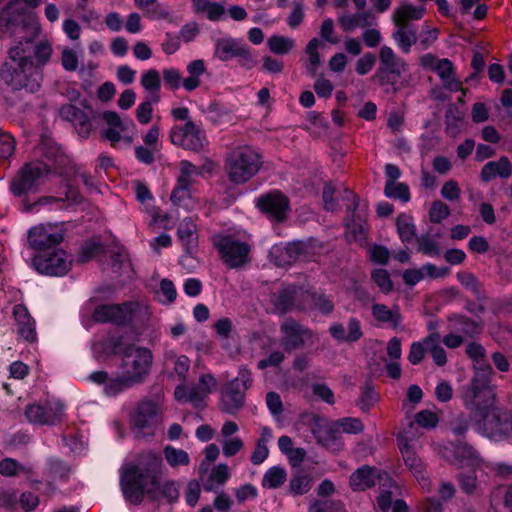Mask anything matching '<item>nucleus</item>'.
Returning <instances> with one entry per match:
<instances>
[{
    "label": "nucleus",
    "mask_w": 512,
    "mask_h": 512,
    "mask_svg": "<svg viewBox=\"0 0 512 512\" xmlns=\"http://www.w3.org/2000/svg\"><path fill=\"white\" fill-rule=\"evenodd\" d=\"M371 313L377 322L391 328H397L402 323L398 308L390 309L384 304L375 303L372 305Z\"/></svg>",
    "instance_id": "31"
},
{
    "label": "nucleus",
    "mask_w": 512,
    "mask_h": 512,
    "mask_svg": "<svg viewBox=\"0 0 512 512\" xmlns=\"http://www.w3.org/2000/svg\"><path fill=\"white\" fill-rule=\"evenodd\" d=\"M424 13L425 8L423 6L404 3L394 10L392 19L395 25H408L409 21L421 19Z\"/></svg>",
    "instance_id": "33"
},
{
    "label": "nucleus",
    "mask_w": 512,
    "mask_h": 512,
    "mask_svg": "<svg viewBox=\"0 0 512 512\" xmlns=\"http://www.w3.org/2000/svg\"><path fill=\"white\" fill-rule=\"evenodd\" d=\"M366 223L359 217L358 221L353 220L347 223L346 237L350 242H358L363 244L366 241Z\"/></svg>",
    "instance_id": "48"
},
{
    "label": "nucleus",
    "mask_w": 512,
    "mask_h": 512,
    "mask_svg": "<svg viewBox=\"0 0 512 512\" xmlns=\"http://www.w3.org/2000/svg\"><path fill=\"white\" fill-rule=\"evenodd\" d=\"M305 291L295 287H287L272 297L274 308L279 313H284L294 308L306 309L307 305L302 302L305 299Z\"/></svg>",
    "instance_id": "24"
},
{
    "label": "nucleus",
    "mask_w": 512,
    "mask_h": 512,
    "mask_svg": "<svg viewBox=\"0 0 512 512\" xmlns=\"http://www.w3.org/2000/svg\"><path fill=\"white\" fill-rule=\"evenodd\" d=\"M373 19V15L370 12L361 11L354 14H342L338 20L344 31L351 32L356 28L370 26Z\"/></svg>",
    "instance_id": "34"
},
{
    "label": "nucleus",
    "mask_w": 512,
    "mask_h": 512,
    "mask_svg": "<svg viewBox=\"0 0 512 512\" xmlns=\"http://www.w3.org/2000/svg\"><path fill=\"white\" fill-rule=\"evenodd\" d=\"M61 64L66 71H76L79 65L76 51L72 48L65 47L61 52Z\"/></svg>",
    "instance_id": "63"
},
{
    "label": "nucleus",
    "mask_w": 512,
    "mask_h": 512,
    "mask_svg": "<svg viewBox=\"0 0 512 512\" xmlns=\"http://www.w3.org/2000/svg\"><path fill=\"white\" fill-rule=\"evenodd\" d=\"M295 41L285 36L274 35L267 40V46L274 54H288L294 47Z\"/></svg>",
    "instance_id": "47"
},
{
    "label": "nucleus",
    "mask_w": 512,
    "mask_h": 512,
    "mask_svg": "<svg viewBox=\"0 0 512 512\" xmlns=\"http://www.w3.org/2000/svg\"><path fill=\"white\" fill-rule=\"evenodd\" d=\"M397 29L393 32L392 38L395 40L400 50L407 54L411 51V47L416 43V29L409 25H396Z\"/></svg>",
    "instance_id": "36"
},
{
    "label": "nucleus",
    "mask_w": 512,
    "mask_h": 512,
    "mask_svg": "<svg viewBox=\"0 0 512 512\" xmlns=\"http://www.w3.org/2000/svg\"><path fill=\"white\" fill-rule=\"evenodd\" d=\"M50 173V166L41 160L27 162L11 179L10 191L16 197L37 192Z\"/></svg>",
    "instance_id": "6"
},
{
    "label": "nucleus",
    "mask_w": 512,
    "mask_h": 512,
    "mask_svg": "<svg viewBox=\"0 0 512 512\" xmlns=\"http://www.w3.org/2000/svg\"><path fill=\"white\" fill-rule=\"evenodd\" d=\"M281 345L286 351H292L306 344L315 343L318 338L309 328L304 327L292 318H286L280 325Z\"/></svg>",
    "instance_id": "15"
},
{
    "label": "nucleus",
    "mask_w": 512,
    "mask_h": 512,
    "mask_svg": "<svg viewBox=\"0 0 512 512\" xmlns=\"http://www.w3.org/2000/svg\"><path fill=\"white\" fill-rule=\"evenodd\" d=\"M162 474V459L155 452H143L136 463L125 464L120 469V486L126 501L131 504H140L144 495L156 498L161 490L162 495L169 502L179 497L178 486L174 481L160 485Z\"/></svg>",
    "instance_id": "2"
},
{
    "label": "nucleus",
    "mask_w": 512,
    "mask_h": 512,
    "mask_svg": "<svg viewBox=\"0 0 512 512\" xmlns=\"http://www.w3.org/2000/svg\"><path fill=\"white\" fill-rule=\"evenodd\" d=\"M68 201L72 204H78L81 201V196L79 193L69 188L67 192L65 193V197H53V196H43L38 199L33 204L25 205L24 211H32L36 206H49L51 208L61 209L63 208V202Z\"/></svg>",
    "instance_id": "29"
},
{
    "label": "nucleus",
    "mask_w": 512,
    "mask_h": 512,
    "mask_svg": "<svg viewBox=\"0 0 512 512\" xmlns=\"http://www.w3.org/2000/svg\"><path fill=\"white\" fill-rule=\"evenodd\" d=\"M32 41H34V39ZM32 52L34 54V66L37 71L41 73V69L51 59L53 53L52 44L48 40H41L35 45L31 42V53Z\"/></svg>",
    "instance_id": "39"
},
{
    "label": "nucleus",
    "mask_w": 512,
    "mask_h": 512,
    "mask_svg": "<svg viewBox=\"0 0 512 512\" xmlns=\"http://www.w3.org/2000/svg\"><path fill=\"white\" fill-rule=\"evenodd\" d=\"M256 205L263 213L277 221H283L289 209L287 197L279 191L261 195L256 199Z\"/></svg>",
    "instance_id": "22"
},
{
    "label": "nucleus",
    "mask_w": 512,
    "mask_h": 512,
    "mask_svg": "<svg viewBox=\"0 0 512 512\" xmlns=\"http://www.w3.org/2000/svg\"><path fill=\"white\" fill-rule=\"evenodd\" d=\"M385 195L389 198L399 199L403 202H407L410 199L408 187L405 184L396 181H386Z\"/></svg>",
    "instance_id": "52"
},
{
    "label": "nucleus",
    "mask_w": 512,
    "mask_h": 512,
    "mask_svg": "<svg viewBox=\"0 0 512 512\" xmlns=\"http://www.w3.org/2000/svg\"><path fill=\"white\" fill-rule=\"evenodd\" d=\"M371 277L383 293L387 294L393 289V283L387 270L375 269L372 271Z\"/></svg>",
    "instance_id": "56"
},
{
    "label": "nucleus",
    "mask_w": 512,
    "mask_h": 512,
    "mask_svg": "<svg viewBox=\"0 0 512 512\" xmlns=\"http://www.w3.org/2000/svg\"><path fill=\"white\" fill-rule=\"evenodd\" d=\"M186 70L188 77L183 79L182 86L190 92L200 86V77L206 72V65L204 60L195 59L187 64Z\"/></svg>",
    "instance_id": "35"
},
{
    "label": "nucleus",
    "mask_w": 512,
    "mask_h": 512,
    "mask_svg": "<svg viewBox=\"0 0 512 512\" xmlns=\"http://www.w3.org/2000/svg\"><path fill=\"white\" fill-rule=\"evenodd\" d=\"M318 441L332 453H338L344 447L342 436L334 426L320 435Z\"/></svg>",
    "instance_id": "43"
},
{
    "label": "nucleus",
    "mask_w": 512,
    "mask_h": 512,
    "mask_svg": "<svg viewBox=\"0 0 512 512\" xmlns=\"http://www.w3.org/2000/svg\"><path fill=\"white\" fill-rule=\"evenodd\" d=\"M450 214L449 207L444 202L437 200L432 202L429 210V218L433 223H440Z\"/></svg>",
    "instance_id": "58"
},
{
    "label": "nucleus",
    "mask_w": 512,
    "mask_h": 512,
    "mask_svg": "<svg viewBox=\"0 0 512 512\" xmlns=\"http://www.w3.org/2000/svg\"><path fill=\"white\" fill-rule=\"evenodd\" d=\"M397 441L406 467L415 477L422 489L425 491H430L432 488L431 479L426 472L424 463L417 456L413 445L410 443L412 438L409 432L404 431L400 433L397 437Z\"/></svg>",
    "instance_id": "14"
},
{
    "label": "nucleus",
    "mask_w": 512,
    "mask_h": 512,
    "mask_svg": "<svg viewBox=\"0 0 512 512\" xmlns=\"http://www.w3.org/2000/svg\"><path fill=\"white\" fill-rule=\"evenodd\" d=\"M392 488H396L392 480L384 473V479L380 484V493L377 497V507L381 512H388L393 505Z\"/></svg>",
    "instance_id": "40"
},
{
    "label": "nucleus",
    "mask_w": 512,
    "mask_h": 512,
    "mask_svg": "<svg viewBox=\"0 0 512 512\" xmlns=\"http://www.w3.org/2000/svg\"><path fill=\"white\" fill-rule=\"evenodd\" d=\"M214 245L230 267H238L248 260L250 246L231 236H215Z\"/></svg>",
    "instance_id": "19"
},
{
    "label": "nucleus",
    "mask_w": 512,
    "mask_h": 512,
    "mask_svg": "<svg viewBox=\"0 0 512 512\" xmlns=\"http://www.w3.org/2000/svg\"><path fill=\"white\" fill-rule=\"evenodd\" d=\"M231 477L229 467L225 463H219L212 467L208 477L203 479L205 491L212 492L222 487Z\"/></svg>",
    "instance_id": "32"
},
{
    "label": "nucleus",
    "mask_w": 512,
    "mask_h": 512,
    "mask_svg": "<svg viewBox=\"0 0 512 512\" xmlns=\"http://www.w3.org/2000/svg\"><path fill=\"white\" fill-rule=\"evenodd\" d=\"M177 234L187 252H190L196 246L198 239L196 224L191 219H184L179 224Z\"/></svg>",
    "instance_id": "38"
},
{
    "label": "nucleus",
    "mask_w": 512,
    "mask_h": 512,
    "mask_svg": "<svg viewBox=\"0 0 512 512\" xmlns=\"http://www.w3.org/2000/svg\"><path fill=\"white\" fill-rule=\"evenodd\" d=\"M322 46V43L317 38L311 39L305 49L306 54L309 58V63L307 65V71L314 76L316 70L320 64V55L319 48Z\"/></svg>",
    "instance_id": "50"
},
{
    "label": "nucleus",
    "mask_w": 512,
    "mask_h": 512,
    "mask_svg": "<svg viewBox=\"0 0 512 512\" xmlns=\"http://www.w3.org/2000/svg\"><path fill=\"white\" fill-rule=\"evenodd\" d=\"M491 375V367H477L470 384L463 390V402L471 411L474 426L497 408L495 392L490 384Z\"/></svg>",
    "instance_id": "4"
},
{
    "label": "nucleus",
    "mask_w": 512,
    "mask_h": 512,
    "mask_svg": "<svg viewBox=\"0 0 512 512\" xmlns=\"http://www.w3.org/2000/svg\"><path fill=\"white\" fill-rule=\"evenodd\" d=\"M512 166L506 156L500 157L497 161L487 162L481 170V180L489 182L496 176L501 178H508L511 175Z\"/></svg>",
    "instance_id": "28"
},
{
    "label": "nucleus",
    "mask_w": 512,
    "mask_h": 512,
    "mask_svg": "<svg viewBox=\"0 0 512 512\" xmlns=\"http://www.w3.org/2000/svg\"><path fill=\"white\" fill-rule=\"evenodd\" d=\"M424 343L427 346V353L433 359L437 366H444L447 363L446 351L442 346L440 334L432 332L424 338Z\"/></svg>",
    "instance_id": "37"
},
{
    "label": "nucleus",
    "mask_w": 512,
    "mask_h": 512,
    "mask_svg": "<svg viewBox=\"0 0 512 512\" xmlns=\"http://www.w3.org/2000/svg\"><path fill=\"white\" fill-rule=\"evenodd\" d=\"M163 454L165 460L172 468H178L180 466H188L190 464V456L183 449L175 448L173 446L167 445Z\"/></svg>",
    "instance_id": "44"
},
{
    "label": "nucleus",
    "mask_w": 512,
    "mask_h": 512,
    "mask_svg": "<svg viewBox=\"0 0 512 512\" xmlns=\"http://www.w3.org/2000/svg\"><path fill=\"white\" fill-rule=\"evenodd\" d=\"M397 232L403 243H410L416 236V229L411 216L400 214L396 219Z\"/></svg>",
    "instance_id": "42"
},
{
    "label": "nucleus",
    "mask_w": 512,
    "mask_h": 512,
    "mask_svg": "<svg viewBox=\"0 0 512 512\" xmlns=\"http://www.w3.org/2000/svg\"><path fill=\"white\" fill-rule=\"evenodd\" d=\"M159 101L158 95H152L150 99L141 102L136 108V118L140 124L146 125L148 124L153 115V103H157Z\"/></svg>",
    "instance_id": "53"
},
{
    "label": "nucleus",
    "mask_w": 512,
    "mask_h": 512,
    "mask_svg": "<svg viewBox=\"0 0 512 512\" xmlns=\"http://www.w3.org/2000/svg\"><path fill=\"white\" fill-rule=\"evenodd\" d=\"M214 57L226 62L238 58L239 64L245 68H252L255 59L248 46L241 40L230 36L213 38Z\"/></svg>",
    "instance_id": "11"
},
{
    "label": "nucleus",
    "mask_w": 512,
    "mask_h": 512,
    "mask_svg": "<svg viewBox=\"0 0 512 512\" xmlns=\"http://www.w3.org/2000/svg\"><path fill=\"white\" fill-rule=\"evenodd\" d=\"M141 85L150 92H158L161 87L160 75L157 70L150 69L141 77Z\"/></svg>",
    "instance_id": "57"
},
{
    "label": "nucleus",
    "mask_w": 512,
    "mask_h": 512,
    "mask_svg": "<svg viewBox=\"0 0 512 512\" xmlns=\"http://www.w3.org/2000/svg\"><path fill=\"white\" fill-rule=\"evenodd\" d=\"M419 64L425 69L434 71L440 78L443 86L451 92L461 89V82L456 79L453 64L448 59H439L431 53L424 54Z\"/></svg>",
    "instance_id": "20"
},
{
    "label": "nucleus",
    "mask_w": 512,
    "mask_h": 512,
    "mask_svg": "<svg viewBox=\"0 0 512 512\" xmlns=\"http://www.w3.org/2000/svg\"><path fill=\"white\" fill-rule=\"evenodd\" d=\"M261 166V155L250 146L235 148L227 157L225 169L229 180L243 184L254 177Z\"/></svg>",
    "instance_id": "5"
},
{
    "label": "nucleus",
    "mask_w": 512,
    "mask_h": 512,
    "mask_svg": "<svg viewBox=\"0 0 512 512\" xmlns=\"http://www.w3.org/2000/svg\"><path fill=\"white\" fill-rule=\"evenodd\" d=\"M135 5L143 10H148L147 15L154 19H165L169 16L168 10L163 8L157 0H134Z\"/></svg>",
    "instance_id": "49"
},
{
    "label": "nucleus",
    "mask_w": 512,
    "mask_h": 512,
    "mask_svg": "<svg viewBox=\"0 0 512 512\" xmlns=\"http://www.w3.org/2000/svg\"><path fill=\"white\" fill-rule=\"evenodd\" d=\"M176 288L174 284L168 280L163 279L160 282L159 290L157 291V296L162 303H171L176 299Z\"/></svg>",
    "instance_id": "59"
},
{
    "label": "nucleus",
    "mask_w": 512,
    "mask_h": 512,
    "mask_svg": "<svg viewBox=\"0 0 512 512\" xmlns=\"http://www.w3.org/2000/svg\"><path fill=\"white\" fill-rule=\"evenodd\" d=\"M334 427L339 432L342 431V432H345V433H348V434L360 433V432L363 431V428H364L362 422L359 419H357V418H350V417L338 420L334 424Z\"/></svg>",
    "instance_id": "55"
},
{
    "label": "nucleus",
    "mask_w": 512,
    "mask_h": 512,
    "mask_svg": "<svg viewBox=\"0 0 512 512\" xmlns=\"http://www.w3.org/2000/svg\"><path fill=\"white\" fill-rule=\"evenodd\" d=\"M103 120L108 127L102 131V136L109 141L111 146L119 148L121 145L130 146L136 135L135 124L132 120H122L113 111H105L102 114Z\"/></svg>",
    "instance_id": "9"
},
{
    "label": "nucleus",
    "mask_w": 512,
    "mask_h": 512,
    "mask_svg": "<svg viewBox=\"0 0 512 512\" xmlns=\"http://www.w3.org/2000/svg\"><path fill=\"white\" fill-rule=\"evenodd\" d=\"M475 430L494 441L512 439V414L508 411L496 408L488 418H484Z\"/></svg>",
    "instance_id": "12"
},
{
    "label": "nucleus",
    "mask_w": 512,
    "mask_h": 512,
    "mask_svg": "<svg viewBox=\"0 0 512 512\" xmlns=\"http://www.w3.org/2000/svg\"><path fill=\"white\" fill-rule=\"evenodd\" d=\"M71 265V256L61 247L38 252L32 258L33 268L46 276H63L68 273Z\"/></svg>",
    "instance_id": "10"
},
{
    "label": "nucleus",
    "mask_w": 512,
    "mask_h": 512,
    "mask_svg": "<svg viewBox=\"0 0 512 512\" xmlns=\"http://www.w3.org/2000/svg\"><path fill=\"white\" fill-rule=\"evenodd\" d=\"M304 300L309 301L314 308L322 313H330L334 308L332 301L325 295L306 292Z\"/></svg>",
    "instance_id": "54"
},
{
    "label": "nucleus",
    "mask_w": 512,
    "mask_h": 512,
    "mask_svg": "<svg viewBox=\"0 0 512 512\" xmlns=\"http://www.w3.org/2000/svg\"><path fill=\"white\" fill-rule=\"evenodd\" d=\"M64 240L61 226L53 223H40L31 227L27 232V243L30 248L43 252L59 248Z\"/></svg>",
    "instance_id": "13"
},
{
    "label": "nucleus",
    "mask_w": 512,
    "mask_h": 512,
    "mask_svg": "<svg viewBox=\"0 0 512 512\" xmlns=\"http://www.w3.org/2000/svg\"><path fill=\"white\" fill-rule=\"evenodd\" d=\"M381 70L388 74L400 75L406 68V62L396 55L391 47L382 46L379 52Z\"/></svg>",
    "instance_id": "26"
},
{
    "label": "nucleus",
    "mask_w": 512,
    "mask_h": 512,
    "mask_svg": "<svg viewBox=\"0 0 512 512\" xmlns=\"http://www.w3.org/2000/svg\"><path fill=\"white\" fill-rule=\"evenodd\" d=\"M152 362L153 355L148 348L129 345L122 353L120 375L110 377L105 371H96L89 375V379L96 384H102L106 395L116 396L142 383L150 373Z\"/></svg>",
    "instance_id": "3"
},
{
    "label": "nucleus",
    "mask_w": 512,
    "mask_h": 512,
    "mask_svg": "<svg viewBox=\"0 0 512 512\" xmlns=\"http://www.w3.org/2000/svg\"><path fill=\"white\" fill-rule=\"evenodd\" d=\"M286 470L281 466L269 468L263 475L262 487L266 489H277L286 481Z\"/></svg>",
    "instance_id": "41"
},
{
    "label": "nucleus",
    "mask_w": 512,
    "mask_h": 512,
    "mask_svg": "<svg viewBox=\"0 0 512 512\" xmlns=\"http://www.w3.org/2000/svg\"><path fill=\"white\" fill-rule=\"evenodd\" d=\"M174 397L180 403H190L195 408H202L205 406L208 396L200 390L197 384L190 389L181 384L175 388Z\"/></svg>",
    "instance_id": "30"
},
{
    "label": "nucleus",
    "mask_w": 512,
    "mask_h": 512,
    "mask_svg": "<svg viewBox=\"0 0 512 512\" xmlns=\"http://www.w3.org/2000/svg\"><path fill=\"white\" fill-rule=\"evenodd\" d=\"M438 421V415L430 410H422L415 415V422L426 429L435 428Z\"/></svg>",
    "instance_id": "62"
},
{
    "label": "nucleus",
    "mask_w": 512,
    "mask_h": 512,
    "mask_svg": "<svg viewBox=\"0 0 512 512\" xmlns=\"http://www.w3.org/2000/svg\"><path fill=\"white\" fill-rule=\"evenodd\" d=\"M59 114L65 121L73 123L81 137L86 138L89 136L92 125L84 111L72 104H67L60 108Z\"/></svg>",
    "instance_id": "25"
},
{
    "label": "nucleus",
    "mask_w": 512,
    "mask_h": 512,
    "mask_svg": "<svg viewBox=\"0 0 512 512\" xmlns=\"http://www.w3.org/2000/svg\"><path fill=\"white\" fill-rule=\"evenodd\" d=\"M39 33L40 25L23 12L20 1L0 11V38H15L0 69V88L10 107L16 102L8 96L9 93L18 97L23 92L35 93L40 88L41 73L31 58V42Z\"/></svg>",
    "instance_id": "1"
},
{
    "label": "nucleus",
    "mask_w": 512,
    "mask_h": 512,
    "mask_svg": "<svg viewBox=\"0 0 512 512\" xmlns=\"http://www.w3.org/2000/svg\"><path fill=\"white\" fill-rule=\"evenodd\" d=\"M378 399L379 397L373 387L366 384L361 388V394L357 404L363 412L367 413L378 402Z\"/></svg>",
    "instance_id": "51"
},
{
    "label": "nucleus",
    "mask_w": 512,
    "mask_h": 512,
    "mask_svg": "<svg viewBox=\"0 0 512 512\" xmlns=\"http://www.w3.org/2000/svg\"><path fill=\"white\" fill-rule=\"evenodd\" d=\"M159 406L147 400L139 403L131 416L133 431L137 437L150 436L158 423Z\"/></svg>",
    "instance_id": "17"
},
{
    "label": "nucleus",
    "mask_w": 512,
    "mask_h": 512,
    "mask_svg": "<svg viewBox=\"0 0 512 512\" xmlns=\"http://www.w3.org/2000/svg\"><path fill=\"white\" fill-rule=\"evenodd\" d=\"M312 487V478L310 475L298 472L294 474L289 482V491L293 495H303Z\"/></svg>",
    "instance_id": "46"
},
{
    "label": "nucleus",
    "mask_w": 512,
    "mask_h": 512,
    "mask_svg": "<svg viewBox=\"0 0 512 512\" xmlns=\"http://www.w3.org/2000/svg\"><path fill=\"white\" fill-rule=\"evenodd\" d=\"M135 309V304L127 302L123 304H104L98 306L93 313V319L101 323H114L121 325L130 320Z\"/></svg>",
    "instance_id": "21"
},
{
    "label": "nucleus",
    "mask_w": 512,
    "mask_h": 512,
    "mask_svg": "<svg viewBox=\"0 0 512 512\" xmlns=\"http://www.w3.org/2000/svg\"><path fill=\"white\" fill-rule=\"evenodd\" d=\"M28 421L36 425H55L64 417V406L59 400L30 404L25 409Z\"/></svg>",
    "instance_id": "18"
},
{
    "label": "nucleus",
    "mask_w": 512,
    "mask_h": 512,
    "mask_svg": "<svg viewBox=\"0 0 512 512\" xmlns=\"http://www.w3.org/2000/svg\"><path fill=\"white\" fill-rule=\"evenodd\" d=\"M453 463L461 468L474 467L486 475L494 473L505 477L512 474V465L486 461L474 447L467 443H459L454 446Z\"/></svg>",
    "instance_id": "7"
},
{
    "label": "nucleus",
    "mask_w": 512,
    "mask_h": 512,
    "mask_svg": "<svg viewBox=\"0 0 512 512\" xmlns=\"http://www.w3.org/2000/svg\"><path fill=\"white\" fill-rule=\"evenodd\" d=\"M307 248L308 244L302 241L276 244L271 248L269 255L275 265L285 267L300 259L307 251Z\"/></svg>",
    "instance_id": "23"
},
{
    "label": "nucleus",
    "mask_w": 512,
    "mask_h": 512,
    "mask_svg": "<svg viewBox=\"0 0 512 512\" xmlns=\"http://www.w3.org/2000/svg\"><path fill=\"white\" fill-rule=\"evenodd\" d=\"M251 384V371L241 367L238 375L221 391V409L229 414L237 413L244 405L245 391Z\"/></svg>",
    "instance_id": "8"
},
{
    "label": "nucleus",
    "mask_w": 512,
    "mask_h": 512,
    "mask_svg": "<svg viewBox=\"0 0 512 512\" xmlns=\"http://www.w3.org/2000/svg\"><path fill=\"white\" fill-rule=\"evenodd\" d=\"M376 478L382 481L384 474H377L375 469L364 465L352 473L350 486L355 491H362L374 485Z\"/></svg>",
    "instance_id": "27"
},
{
    "label": "nucleus",
    "mask_w": 512,
    "mask_h": 512,
    "mask_svg": "<svg viewBox=\"0 0 512 512\" xmlns=\"http://www.w3.org/2000/svg\"><path fill=\"white\" fill-rule=\"evenodd\" d=\"M189 199H190V188L180 185V184H176L175 188L173 189V191L171 193V201L179 207L188 208L189 207V204H188Z\"/></svg>",
    "instance_id": "61"
},
{
    "label": "nucleus",
    "mask_w": 512,
    "mask_h": 512,
    "mask_svg": "<svg viewBox=\"0 0 512 512\" xmlns=\"http://www.w3.org/2000/svg\"><path fill=\"white\" fill-rule=\"evenodd\" d=\"M309 512H347L339 502L316 501L310 506Z\"/></svg>",
    "instance_id": "64"
},
{
    "label": "nucleus",
    "mask_w": 512,
    "mask_h": 512,
    "mask_svg": "<svg viewBox=\"0 0 512 512\" xmlns=\"http://www.w3.org/2000/svg\"><path fill=\"white\" fill-rule=\"evenodd\" d=\"M170 139L174 145L192 151H199L207 143L204 130L192 120H188L184 125L173 126Z\"/></svg>",
    "instance_id": "16"
},
{
    "label": "nucleus",
    "mask_w": 512,
    "mask_h": 512,
    "mask_svg": "<svg viewBox=\"0 0 512 512\" xmlns=\"http://www.w3.org/2000/svg\"><path fill=\"white\" fill-rule=\"evenodd\" d=\"M16 146L14 137L0 130V159H7L13 155Z\"/></svg>",
    "instance_id": "60"
},
{
    "label": "nucleus",
    "mask_w": 512,
    "mask_h": 512,
    "mask_svg": "<svg viewBox=\"0 0 512 512\" xmlns=\"http://www.w3.org/2000/svg\"><path fill=\"white\" fill-rule=\"evenodd\" d=\"M180 174L177 178V184L191 187L195 179L201 174L198 167L193 165L187 160H182L179 163Z\"/></svg>",
    "instance_id": "45"
}]
</instances>
